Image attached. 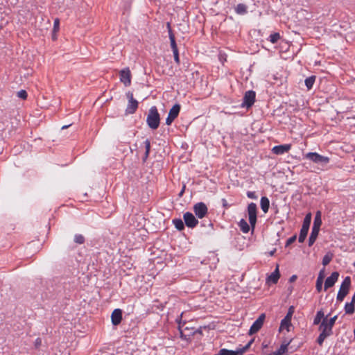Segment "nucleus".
Listing matches in <instances>:
<instances>
[{"label": "nucleus", "mask_w": 355, "mask_h": 355, "mask_svg": "<svg viewBox=\"0 0 355 355\" xmlns=\"http://www.w3.org/2000/svg\"><path fill=\"white\" fill-rule=\"evenodd\" d=\"M304 157L318 165V168L324 170L329 163L330 159L328 157L321 155L318 153L310 152L304 155Z\"/></svg>", "instance_id": "1"}, {"label": "nucleus", "mask_w": 355, "mask_h": 355, "mask_svg": "<svg viewBox=\"0 0 355 355\" xmlns=\"http://www.w3.org/2000/svg\"><path fill=\"white\" fill-rule=\"evenodd\" d=\"M146 123L152 130L158 128L160 123L159 114L156 106H152L148 112Z\"/></svg>", "instance_id": "2"}, {"label": "nucleus", "mask_w": 355, "mask_h": 355, "mask_svg": "<svg viewBox=\"0 0 355 355\" xmlns=\"http://www.w3.org/2000/svg\"><path fill=\"white\" fill-rule=\"evenodd\" d=\"M333 327L330 326L327 321V318H323L320 326L319 331L320 334L317 339V342L320 345H322L324 340L333 334Z\"/></svg>", "instance_id": "3"}, {"label": "nucleus", "mask_w": 355, "mask_h": 355, "mask_svg": "<svg viewBox=\"0 0 355 355\" xmlns=\"http://www.w3.org/2000/svg\"><path fill=\"white\" fill-rule=\"evenodd\" d=\"M351 285V278L349 277H346L343 282H342L338 293L337 294V300L339 302H342L345 296L347 295L349 287Z\"/></svg>", "instance_id": "4"}, {"label": "nucleus", "mask_w": 355, "mask_h": 355, "mask_svg": "<svg viewBox=\"0 0 355 355\" xmlns=\"http://www.w3.org/2000/svg\"><path fill=\"white\" fill-rule=\"evenodd\" d=\"M257 205L254 202H251L248 207V214L249 217V223L252 230H254L257 223Z\"/></svg>", "instance_id": "5"}, {"label": "nucleus", "mask_w": 355, "mask_h": 355, "mask_svg": "<svg viewBox=\"0 0 355 355\" xmlns=\"http://www.w3.org/2000/svg\"><path fill=\"white\" fill-rule=\"evenodd\" d=\"M126 96L128 98V103L125 112L128 114H133L136 112L138 107V101L134 98L133 94L130 92H128L126 94Z\"/></svg>", "instance_id": "6"}, {"label": "nucleus", "mask_w": 355, "mask_h": 355, "mask_svg": "<svg viewBox=\"0 0 355 355\" xmlns=\"http://www.w3.org/2000/svg\"><path fill=\"white\" fill-rule=\"evenodd\" d=\"M266 315L264 313L261 314L259 318L253 322L249 330V335H253L258 332L262 327Z\"/></svg>", "instance_id": "7"}, {"label": "nucleus", "mask_w": 355, "mask_h": 355, "mask_svg": "<svg viewBox=\"0 0 355 355\" xmlns=\"http://www.w3.org/2000/svg\"><path fill=\"white\" fill-rule=\"evenodd\" d=\"M180 111V105L179 104H175L171 107L166 119V125H170L173 122V121L178 117Z\"/></svg>", "instance_id": "8"}, {"label": "nucleus", "mask_w": 355, "mask_h": 355, "mask_svg": "<svg viewBox=\"0 0 355 355\" xmlns=\"http://www.w3.org/2000/svg\"><path fill=\"white\" fill-rule=\"evenodd\" d=\"M255 92L252 90H249L245 93L243 101L242 103V107H251L255 101Z\"/></svg>", "instance_id": "9"}, {"label": "nucleus", "mask_w": 355, "mask_h": 355, "mask_svg": "<svg viewBox=\"0 0 355 355\" xmlns=\"http://www.w3.org/2000/svg\"><path fill=\"white\" fill-rule=\"evenodd\" d=\"M120 80L125 87L131 84V72L128 67L124 68L119 72Z\"/></svg>", "instance_id": "10"}, {"label": "nucleus", "mask_w": 355, "mask_h": 355, "mask_svg": "<svg viewBox=\"0 0 355 355\" xmlns=\"http://www.w3.org/2000/svg\"><path fill=\"white\" fill-rule=\"evenodd\" d=\"M193 211L198 218H202L207 214V207L205 203L198 202L194 205Z\"/></svg>", "instance_id": "11"}, {"label": "nucleus", "mask_w": 355, "mask_h": 355, "mask_svg": "<svg viewBox=\"0 0 355 355\" xmlns=\"http://www.w3.org/2000/svg\"><path fill=\"white\" fill-rule=\"evenodd\" d=\"M184 220L188 227L193 228L198 223V220L195 218L193 214L191 212H186L184 216Z\"/></svg>", "instance_id": "12"}, {"label": "nucleus", "mask_w": 355, "mask_h": 355, "mask_svg": "<svg viewBox=\"0 0 355 355\" xmlns=\"http://www.w3.org/2000/svg\"><path fill=\"white\" fill-rule=\"evenodd\" d=\"M339 277V273L338 272H334L331 275L328 277L324 282V290L327 291L328 288L332 287L335 283L337 282Z\"/></svg>", "instance_id": "13"}, {"label": "nucleus", "mask_w": 355, "mask_h": 355, "mask_svg": "<svg viewBox=\"0 0 355 355\" xmlns=\"http://www.w3.org/2000/svg\"><path fill=\"white\" fill-rule=\"evenodd\" d=\"M291 148V144L275 146L272 148V152L275 155H283L288 153Z\"/></svg>", "instance_id": "14"}, {"label": "nucleus", "mask_w": 355, "mask_h": 355, "mask_svg": "<svg viewBox=\"0 0 355 355\" xmlns=\"http://www.w3.org/2000/svg\"><path fill=\"white\" fill-rule=\"evenodd\" d=\"M112 322L114 325L120 324L122 320V311L119 309H114L111 315Z\"/></svg>", "instance_id": "15"}, {"label": "nucleus", "mask_w": 355, "mask_h": 355, "mask_svg": "<svg viewBox=\"0 0 355 355\" xmlns=\"http://www.w3.org/2000/svg\"><path fill=\"white\" fill-rule=\"evenodd\" d=\"M280 277V274L279 271L278 266L276 267L275 270L267 277V282L276 284L277 283Z\"/></svg>", "instance_id": "16"}, {"label": "nucleus", "mask_w": 355, "mask_h": 355, "mask_svg": "<svg viewBox=\"0 0 355 355\" xmlns=\"http://www.w3.org/2000/svg\"><path fill=\"white\" fill-rule=\"evenodd\" d=\"M243 352L244 349L233 351L227 349H221L217 355H241Z\"/></svg>", "instance_id": "17"}, {"label": "nucleus", "mask_w": 355, "mask_h": 355, "mask_svg": "<svg viewBox=\"0 0 355 355\" xmlns=\"http://www.w3.org/2000/svg\"><path fill=\"white\" fill-rule=\"evenodd\" d=\"M260 206L262 211L266 214L268 211L270 207V201L268 198L266 196H263L260 200Z\"/></svg>", "instance_id": "18"}, {"label": "nucleus", "mask_w": 355, "mask_h": 355, "mask_svg": "<svg viewBox=\"0 0 355 355\" xmlns=\"http://www.w3.org/2000/svg\"><path fill=\"white\" fill-rule=\"evenodd\" d=\"M321 225H322L321 212L320 211H318L315 214L312 228H315V229L320 230Z\"/></svg>", "instance_id": "19"}, {"label": "nucleus", "mask_w": 355, "mask_h": 355, "mask_svg": "<svg viewBox=\"0 0 355 355\" xmlns=\"http://www.w3.org/2000/svg\"><path fill=\"white\" fill-rule=\"evenodd\" d=\"M169 39H170L171 47L172 49L173 53L179 52L178 46H177V44L175 42V35L173 33L172 31H169Z\"/></svg>", "instance_id": "20"}, {"label": "nucleus", "mask_w": 355, "mask_h": 355, "mask_svg": "<svg viewBox=\"0 0 355 355\" xmlns=\"http://www.w3.org/2000/svg\"><path fill=\"white\" fill-rule=\"evenodd\" d=\"M319 231H320V230H318V229L312 228L311 233V235L309 239V246H311L315 241V240L318 236Z\"/></svg>", "instance_id": "21"}, {"label": "nucleus", "mask_w": 355, "mask_h": 355, "mask_svg": "<svg viewBox=\"0 0 355 355\" xmlns=\"http://www.w3.org/2000/svg\"><path fill=\"white\" fill-rule=\"evenodd\" d=\"M326 317H324V312L322 310H319L317 311L316 313V315L313 319V324L314 325H317V324H320L322 320H323V318H325Z\"/></svg>", "instance_id": "22"}, {"label": "nucleus", "mask_w": 355, "mask_h": 355, "mask_svg": "<svg viewBox=\"0 0 355 355\" xmlns=\"http://www.w3.org/2000/svg\"><path fill=\"white\" fill-rule=\"evenodd\" d=\"M239 226L241 229V230L243 233H248L250 231V225L247 223V221L244 219H241L239 223Z\"/></svg>", "instance_id": "23"}, {"label": "nucleus", "mask_w": 355, "mask_h": 355, "mask_svg": "<svg viewBox=\"0 0 355 355\" xmlns=\"http://www.w3.org/2000/svg\"><path fill=\"white\" fill-rule=\"evenodd\" d=\"M308 227L302 226V228L300 230L298 241L300 243H303L307 236L308 232H309Z\"/></svg>", "instance_id": "24"}, {"label": "nucleus", "mask_w": 355, "mask_h": 355, "mask_svg": "<svg viewBox=\"0 0 355 355\" xmlns=\"http://www.w3.org/2000/svg\"><path fill=\"white\" fill-rule=\"evenodd\" d=\"M291 320L286 319L285 318L284 319H282L281 321L279 330L286 329L288 331L289 327L291 324Z\"/></svg>", "instance_id": "25"}, {"label": "nucleus", "mask_w": 355, "mask_h": 355, "mask_svg": "<svg viewBox=\"0 0 355 355\" xmlns=\"http://www.w3.org/2000/svg\"><path fill=\"white\" fill-rule=\"evenodd\" d=\"M235 11L239 15H244L247 12V6L243 3H239L235 8Z\"/></svg>", "instance_id": "26"}, {"label": "nucleus", "mask_w": 355, "mask_h": 355, "mask_svg": "<svg viewBox=\"0 0 355 355\" xmlns=\"http://www.w3.org/2000/svg\"><path fill=\"white\" fill-rule=\"evenodd\" d=\"M345 311L346 314H353L354 313V304L352 302H347L345 305Z\"/></svg>", "instance_id": "27"}, {"label": "nucleus", "mask_w": 355, "mask_h": 355, "mask_svg": "<svg viewBox=\"0 0 355 355\" xmlns=\"http://www.w3.org/2000/svg\"><path fill=\"white\" fill-rule=\"evenodd\" d=\"M315 76H309L307 78L305 79V85L306 87H307V89L309 90L311 89L312 87H313V85L315 83Z\"/></svg>", "instance_id": "28"}, {"label": "nucleus", "mask_w": 355, "mask_h": 355, "mask_svg": "<svg viewBox=\"0 0 355 355\" xmlns=\"http://www.w3.org/2000/svg\"><path fill=\"white\" fill-rule=\"evenodd\" d=\"M173 224L174 225L175 228L180 231L184 230V223L180 218L173 219Z\"/></svg>", "instance_id": "29"}, {"label": "nucleus", "mask_w": 355, "mask_h": 355, "mask_svg": "<svg viewBox=\"0 0 355 355\" xmlns=\"http://www.w3.org/2000/svg\"><path fill=\"white\" fill-rule=\"evenodd\" d=\"M144 145H145V154H144V161L145 162L148 155H149V153H150V141L148 140V139H146L145 141H144Z\"/></svg>", "instance_id": "30"}, {"label": "nucleus", "mask_w": 355, "mask_h": 355, "mask_svg": "<svg viewBox=\"0 0 355 355\" xmlns=\"http://www.w3.org/2000/svg\"><path fill=\"white\" fill-rule=\"evenodd\" d=\"M288 344H282L281 345V346L279 347V348L274 352L277 355H283L284 353H286V352L287 351V349H288Z\"/></svg>", "instance_id": "31"}, {"label": "nucleus", "mask_w": 355, "mask_h": 355, "mask_svg": "<svg viewBox=\"0 0 355 355\" xmlns=\"http://www.w3.org/2000/svg\"><path fill=\"white\" fill-rule=\"evenodd\" d=\"M279 39L280 35L278 33H272L269 36V41L272 44L277 43Z\"/></svg>", "instance_id": "32"}, {"label": "nucleus", "mask_w": 355, "mask_h": 355, "mask_svg": "<svg viewBox=\"0 0 355 355\" xmlns=\"http://www.w3.org/2000/svg\"><path fill=\"white\" fill-rule=\"evenodd\" d=\"M311 221V214L309 213L306 215V216L304 219L302 226L309 228Z\"/></svg>", "instance_id": "33"}, {"label": "nucleus", "mask_w": 355, "mask_h": 355, "mask_svg": "<svg viewBox=\"0 0 355 355\" xmlns=\"http://www.w3.org/2000/svg\"><path fill=\"white\" fill-rule=\"evenodd\" d=\"M333 258V254H330V253H327V254H325L322 259V264L324 266H327L328 265L330 261H331Z\"/></svg>", "instance_id": "34"}, {"label": "nucleus", "mask_w": 355, "mask_h": 355, "mask_svg": "<svg viewBox=\"0 0 355 355\" xmlns=\"http://www.w3.org/2000/svg\"><path fill=\"white\" fill-rule=\"evenodd\" d=\"M322 282H323V277H318L316 281V290L318 292H320L322 288Z\"/></svg>", "instance_id": "35"}, {"label": "nucleus", "mask_w": 355, "mask_h": 355, "mask_svg": "<svg viewBox=\"0 0 355 355\" xmlns=\"http://www.w3.org/2000/svg\"><path fill=\"white\" fill-rule=\"evenodd\" d=\"M74 241L78 244H83L85 242V238L82 234H76Z\"/></svg>", "instance_id": "36"}, {"label": "nucleus", "mask_w": 355, "mask_h": 355, "mask_svg": "<svg viewBox=\"0 0 355 355\" xmlns=\"http://www.w3.org/2000/svg\"><path fill=\"white\" fill-rule=\"evenodd\" d=\"M293 313H294V307L293 306H291L289 307L288 313L284 318L291 320Z\"/></svg>", "instance_id": "37"}, {"label": "nucleus", "mask_w": 355, "mask_h": 355, "mask_svg": "<svg viewBox=\"0 0 355 355\" xmlns=\"http://www.w3.org/2000/svg\"><path fill=\"white\" fill-rule=\"evenodd\" d=\"M17 96L21 99H26L27 98V92L25 90H20L17 92Z\"/></svg>", "instance_id": "38"}, {"label": "nucleus", "mask_w": 355, "mask_h": 355, "mask_svg": "<svg viewBox=\"0 0 355 355\" xmlns=\"http://www.w3.org/2000/svg\"><path fill=\"white\" fill-rule=\"evenodd\" d=\"M337 318H338V316H337V315H334V317H332V318H329V319H328V318H327V323H328L330 326H331V327H333L334 326V324H335V322H336V320Z\"/></svg>", "instance_id": "39"}, {"label": "nucleus", "mask_w": 355, "mask_h": 355, "mask_svg": "<svg viewBox=\"0 0 355 355\" xmlns=\"http://www.w3.org/2000/svg\"><path fill=\"white\" fill-rule=\"evenodd\" d=\"M173 53V57H174V60L175 62L179 64H180V58H179V52H176V53Z\"/></svg>", "instance_id": "40"}, {"label": "nucleus", "mask_w": 355, "mask_h": 355, "mask_svg": "<svg viewBox=\"0 0 355 355\" xmlns=\"http://www.w3.org/2000/svg\"><path fill=\"white\" fill-rule=\"evenodd\" d=\"M35 347L36 348H38L42 345V339L40 338H37L34 343Z\"/></svg>", "instance_id": "41"}, {"label": "nucleus", "mask_w": 355, "mask_h": 355, "mask_svg": "<svg viewBox=\"0 0 355 355\" xmlns=\"http://www.w3.org/2000/svg\"><path fill=\"white\" fill-rule=\"evenodd\" d=\"M296 239V236H293L291 238H289L286 241V245H289L292 243H293Z\"/></svg>", "instance_id": "42"}, {"label": "nucleus", "mask_w": 355, "mask_h": 355, "mask_svg": "<svg viewBox=\"0 0 355 355\" xmlns=\"http://www.w3.org/2000/svg\"><path fill=\"white\" fill-rule=\"evenodd\" d=\"M59 24H60L59 19H55L54 20V29L55 30H58L59 28Z\"/></svg>", "instance_id": "43"}, {"label": "nucleus", "mask_w": 355, "mask_h": 355, "mask_svg": "<svg viewBox=\"0 0 355 355\" xmlns=\"http://www.w3.org/2000/svg\"><path fill=\"white\" fill-rule=\"evenodd\" d=\"M297 275H293L290 277V279H289V282H295V281L297 279Z\"/></svg>", "instance_id": "44"}, {"label": "nucleus", "mask_w": 355, "mask_h": 355, "mask_svg": "<svg viewBox=\"0 0 355 355\" xmlns=\"http://www.w3.org/2000/svg\"><path fill=\"white\" fill-rule=\"evenodd\" d=\"M182 327H183V325H182L181 323L179 322L178 328H179V330L180 332L181 337H183V331L182 329Z\"/></svg>", "instance_id": "45"}, {"label": "nucleus", "mask_w": 355, "mask_h": 355, "mask_svg": "<svg viewBox=\"0 0 355 355\" xmlns=\"http://www.w3.org/2000/svg\"><path fill=\"white\" fill-rule=\"evenodd\" d=\"M248 197L250 198H254V194L253 192H248Z\"/></svg>", "instance_id": "46"}, {"label": "nucleus", "mask_w": 355, "mask_h": 355, "mask_svg": "<svg viewBox=\"0 0 355 355\" xmlns=\"http://www.w3.org/2000/svg\"><path fill=\"white\" fill-rule=\"evenodd\" d=\"M252 342H253V340H252L251 341H250V342L248 343V344L245 347H243L242 349H244V352H245V349H248V348L250 346V345L252 344Z\"/></svg>", "instance_id": "47"}, {"label": "nucleus", "mask_w": 355, "mask_h": 355, "mask_svg": "<svg viewBox=\"0 0 355 355\" xmlns=\"http://www.w3.org/2000/svg\"><path fill=\"white\" fill-rule=\"evenodd\" d=\"M350 302L355 304V293H354Z\"/></svg>", "instance_id": "48"}, {"label": "nucleus", "mask_w": 355, "mask_h": 355, "mask_svg": "<svg viewBox=\"0 0 355 355\" xmlns=\"http://www.w3.org/2000/svg\"><path fill=\"white\" fill-rule=\"evenodd\" d=\"M167 28H168V32H169L170 31H172V30H171V26H170V24H169V23H167Z\"/></svg>", "instance_id": "49"}, {"label": "nucleus", "mask_w": 355, "mask_h": 355, "mask_svg": "<svg viewBox=\"0 0 355 355\" xmlns=\"http://www.w3.org/2000/svg\"><path fill=\"white\" fill-rule=\"evenodd\" d=\"M275 252V250L271 251V252H270V256H272V255L274 254Z\"/></svg>", "instance_id": "50"}, {"label": "nucleus", "mask_w": 355, "mask_h": 355, "mask_svg": "<svg viewBox=\"0 0 355 355\" xmlns=\"http://www.w3.org/2000/svg\"><path fill=\"white\" fill-rule=\"evenodd\" d=\"M318 277H323L322 271L320 272V274H319Z\"/></svg>", "instance_id": "51"}, {"label": "nucleus", "mask_w": 355, "mask_h": 355, "mask_svg": "<svg viewBox=\"0 0 355 355\" xmlns=\"http://www.w3.org/2000/svg\"><path fill=\"white\" fill-rule=\"evenodd\" d=\"M68 127H69V125H64V126H62V129H64V128H68Z\"/></svg>", "instance_id": "52"}, {"label": "nucleus", "mask_w": 355, "mask_h": 355, "mask_svg": "<svg viewBox=\"0 0 355 355\" xmlns=\"http://www.w3.org/2000/svg\"><path fill=\"white\" fill-rule=\"evenodd\" d=\"M268 355H277L275 352H272V353H270V354Z\"/></svg>", "instance_id": "53"}, {"label": "nucleus", "mask_w": 355, "mask_h": 355, "mask_svg": "<svg viewBox=\"0 0 355 355\" xmlns=\"http://www.w3.org/2000/svg\"><path fill=\"white\" fill-rule=\"evenodd\" d=\"M354 339H355V329H354Z\"/></svg>", "instance_id": "54"}]
</instances>
